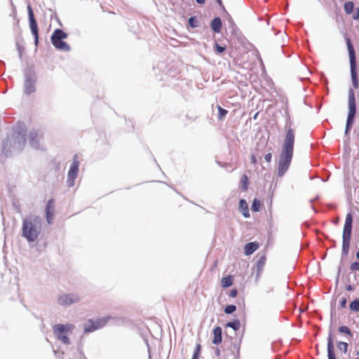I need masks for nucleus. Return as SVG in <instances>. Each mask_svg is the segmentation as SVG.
I'll return each instance as SVG.
<instances>
[{
  "label": "nucleus",
  "instance_id": "obj_1",
  "mask_svg": "<svg viewBox=\"0 0 359 359\" xmlns=\"http://www.w3.org/2000/svg\"><path fill=\"white\" fill-rule=\"evenodd\" d=\"M26 132L25 126L18 124L12 136L3 140L1 155L8 158L20 154L27 142Z\"/></svg>",
  "mask_w": 359,
  "mask_h": 359
},
{
  "label": "nucleus",
  "instance_id": "obj_2",
  "mask_svg": "<svg viewBox=\"0 0 359 359\" xmlns=\"http://www.w3.org/2000/svg\"><path fill=\"white\" fill-rule=\"evenodd\" d=\"M285 130L286 134L278 163V175L279 177L283 176L288 170L293 157L294 132L291 126L287 128V125Z\"/></svg>",
  "mask_w": 359,
  "mask_h": 359
},
{
  "label": "nucleus",
  "instance_id": "obj_3",
  "mask_svg": "<svg viewBox=\"0 0 359 359\" xmlns=\"http://www.w3.org/2000/svg\"><path fill=\"white\" fill-rule=\"evenodd\" d=\"M43 219L39 215H29L22 219V236L28 243L36 241L42 231Z\"/></svg>",
  "mask_w": 359,
  "mask_h": 359
},
{
  "label": "nucleus",
  "instance_id": "obj_4",
  "mask_svg": "<svg viewBox=\"0 0 359 359\" xmlns=\"http://www.w3.org/2000/svg\"><path fill=\"white\" fill-rule=\"evenodd\" d=\"M353 229V216L348 212L346 216L345 224L344 225L342 233V248L341 259L343 260L348 254L350 241L352 235Z\"/></svg>",
  "mask_w": 359,
  "mask_h": 359
},
{
  "label": "nucleus",
  "instance_id": "obj_5",
  "mask_svg": "<svg viewBox=\"0 0 359 359\" xmlns=\"http://www.w3.org/2000/svg\"><path fill=\"white\" fill-rule=\"evenodd\" d=\"M346 43L349 56L350 71L352 85L354 88H358L359 84L358 79L357 61L355 48L350 38L346 37Z\"/></svg>",
  "mask_w": 359,
  "mask_h": 359
},
{
  "label": "nucleus",
  "instance_id": "obj_6",
  "mask_svg": "<svg viewBox=\"0 0 359 359\" xmlns=\"http://www.w3.org/2000/svg\"><path fill=\"white\" fill-rule=\"evenodd\" d=\"M24 74V93L27 95L36 91L37 76L33 66L28 65L23 70Z\"/></svg>",
  "mask_w": 359,
  "mask_h": 359
},
{
  "label": "nucleus",
  "instance_id": "obj_7",
  "mask_svg": "<svg viewBox=\"0 0 359 359\" xmlns=\"http://www.w3.org/2000/svg\"><path fill=\"white\" fill-rule=\"evenodd\" d=\"M348 111L346 118V123L345 127L344 134L345 135H348L353 127L355 117L356 115L357 107H356V102L355 93L353 88H349L348 90Z\"/></svg>",
  "mask_w": 359,
  "mask_h": 359
},
{
  "label": "nucleus",
  "instance_id": "obj_8",
  "mask_svg": "<svg viewBox=\"0 0 359 359\" xmlns=\"http://www.w3.org/2000/svg\"><path fill=\"white\" fill-rule=\"evenodd\" d=\"M67 36L68 34L62 29H55L50 36V41L57 50L68 52L71 50V47L67 42L63 41Z\"/></svg>",
  "mask_w": 359,
  "mask_h": 359
},
{
  "label": "nucleus",
  "instance_id": "obj_9",
  "mask_svg": "<svg viewBox=\"0 0 359 359\" xmlns=\"http://www.w3.org/2000/svg\"><path fill=\"white\" fill-rule=\"evenodd\" d=\"M74 326L72 324H57L53 326V332L56 338L63 344H69L68 336L72 334Z\"/></svg>",
  "mask_w": 359,
  "mask_h": 359
},
{
  "label": "nucleus",
  "instance_id": "obj_10",
  "mask_svg": "<svg viewBox=\"0 0 359 359\" xmlns=\"http://www.w3.org/2000/svg\"><path fill=\"white\" fill-rule=\"evenodd\" d=\"M79 156L75 154L67 173V185L68 187H72L75 184V180L77 178L79 170Z\"/></svg>",
  "mask_w": 359,
  "mask_h": 359
},
{
  "label": "nucleus",
  "instance_id": "obj_11",
  "mask_svg": "<svg viewBox=\"0 0 359 359\" xmlns=\"http://www.w3.org/2000/svg\"><path fill=\"white\" fill-rule=\"evenodd\" d=\"M28 19L31 32L34 36V45L37 48L39 45V27L34 11L30 5L27 6Z\"/></svg>",
  "mask_w": 359,
  "mask_h": 359
},
{
  "label": "nucleus",
  "instance_id": "obj_12",
  "mask_svg": "<svg viewBox=\"0 0 359 359\" xmlns=\"http://www.w3.org/2000/svg\"><path fill=\"white\" fill-rule=\"evenodd\" d=\"M79 301V297L74 293L63 294L58 297L57 303L63 306H68Z\"/></svg>",
  "mask_w": 359,
  "mask_h": 359
},
{
  "label": "nucleus",
  "instance_id": "obj_13",
  "mask_svg": "<svg viewBox=\"0 0 359 359\" xmlns=\"http://www.w3.org/2000/svg\"><path fill=\"white\" fill-rule=\"evenodd\" d=\"M46 217L48 224H52L53 217L55 212V203L53 198H50L46 205Z\"/></svg>",
  "mask_w": 359,
  "mask_h": 359
},
{
  "label": "nucleus",
  "instance_id": "obj_14",
  "mask_svg": "<svg viewBox=\"0 0 359 359\" xmlns=\"http://www.w3.org/2000/svg\"><path fill=\"white\" fill-rule=\"evenodd\" d=\"M224 12L226 13L227 16V22H228V29L230 32L232 36L236 37H238L241 34V32L236 23L234 22L233 18L230 15V14L225 10Z\"/></svg>",
  "mask_w": 359,
  "mask_h": 359
},
{
  "label": "nucleus",
  "instance_id": "obj_15",
  "mask_svg": "<svg viewBox=\"0 0 359 359\" xmlns=\"http://www.w3.org/2000/svg\"><path fill=\"white\" fill-rule=\"evenodd\" d=\"M38 136V130H33L29 132V142L30 146L35 149H39L40 148V142Z\"/></svg>",
  "mask_w": 359,
  "mask_h": 359
},
{
  "label": "nucleus",
  "instance_id": "obj_16",
  "mask_svg": "<svg viewBox=\"0 0 359 359\" xmlns=\"http://www.w3.org/2000/svg\"><path fill=\"white\" fill-rule=\"evenodd\" d=\"M210 25L214 33L219 34L222 31V21L219 17H215L210 22Z\"/></svg>",
  "mask_w": 359,
  "mask_h": 359
},
{
  "label": "nucleus",
  "instance_id": "obj_17",
  "mask_svg": "<svg viewBox=\"0 0 359 359\" xmlns=\"http://www.w3.org/2000/svg\"><path fill=\"white\" fill-rule=\"evenodd\" d=\"M332 334H330L327 337V357L328 359H336Z\"/></svg>",
  "mask_w": 359,
  "mask_h": 359
},
{
  "label": "nucleus",
  "instance_id": "obj_18",
  "mask_svg": "<svg viewBox=\"0 0 359 359\" xmlns=\"http://www.w3.org/2000/svg\"><path fill=\"white\" fill-rule=\"evenodd\" d=\"M259 248V244L257 242H250L245 245L244 253L248 256L253 254Z\"/></svg>",
  "mask_w": 359,
  "mask_h": 359
},
{
  "label": "nucleus",
  "instance_id": "obj_19",
  "mask_svg": "<svg viewBox=\"0 0 359 359\" xmlns=\"http://www.w3.org/2000/svg\"><path fill=\"white\" fill-rule=\"evenodd\" d=\"M238 208L245 218L250 217L248 205L245 199H241L238 203Z\"/></svg>",
  "mask_w": 359,
  "mask_h": 359
},
{
  "label": "nucleus",
  "instance_id": "obj_20",
  "mask_svg": "<svg viewBox=\"0 0 359 359\" xmlns=\"http://www.w3.org/2000/svg\"><path fill=\"white\" fill-rule=\"evenodd\" d=\"M222 328L220 327H216L213 330V339H212V344L218 345L221 344L222 341Z\"/></svg>",
  "mask_w": 359,
  "mask_h": 359
},
{
  "label": "nucleus",
  "instance_id": "obj_21",
  "mask_svg": "<svg viewBox=\"0 0 359 359\" xmlns=\"http://www.w3.org/2000/svg\"><path fill=\"white\" fill-rule=\"evenodd\" d=\"M266 262L265 255H262L256 263L257 277L263 271V268Z\"/></svg>",
  "mask_w": 359,
  "mask_h": 359
},
{
  "label": "nucleus",
  "instance_id": "obj_22",
  "mask_svg": "<svg viewBox=\"0 0 359 359\" xmlns=\"http://www.w3.org/2000/svg\"><path fill=\"white\" fill-rule=\"evenodd\" d=\"M101 326L102 325L99 322H93L92 320H89L88 323L86 324L84 329L86 332H90L100 328Z\"/></svg>",
  "mask_w": 359,
  "mask_h": 359
},
{
  "label": "nucleus",
  "instance_id": "obj_23",
  "mask_svg": "<svg viewBox=\"0 0 359 359\" xmlns=\"http://www.w3.org/2000/svg\"><path fill=\"white\" fill-rule=\"evenodd\" d=\"M221 282L222 287H229L233 284V276L231 275H229L223 277Z\"/></svg>",
  "mask_w": 359,
  "mask_h": 359
},
{
  "label": "nucleus",
  "instance_id": "obj_24",
  "mask_svg": "<svg viewBox=\"0 0 359 359\" xmlns=\"http://www.w3.org/2000/svg\"><path fill=\"white\" fill-rule=\"evenodd\" d=\"M344 9L346 15L351 14L354 10V3L352 1H346L344 5Z\"/></svg>",
  "mask_w": 359,
  "mask_h": 359
},
{
  "label": "nucleus",
  "instance_id": "obj_25",
  "mask_svg": "<svg viewBox=\"0 0 359 359\" xmlns=\"http://www.w3.org/2000/svg\"><path fill=\"white\" fill-rule=\"evenodd\" d=\"M188 26L191 28H197L200 26V22L196 16H191L188 19Z\"/></svg>",
  "mask_w": 359,
  "mask_h": 359
},
{
  "label": "nucleus",
  "instance_id": "obj_26",
  "mask_svg": "<svg viewBox=\"0 0 359 359\" xmlns=\"http://www.w3.org/2000/svg\"><path fill=\"white\" fill-rule=\"evenodd\" d=\"M261 209V202L260 201L255 198L253 199L251 205V210L252 212H259Z\"/></svg>",
  "mask_w": 359,
  "mask_h": 359
},
{
  "label": "nucleus",
  "instance_id": "obj_27",
  "mask_svg": "<svg viewBox=\"0 0 359 359\" xmlns=\"http://www.w3.org/2000/svg\"><path fill=\"white\" fill-rule=\"evenodd\" d=\"M241 188L243 191H246L248 188V177L247 175H243L240 181Z\"/></svg>",
  "mask_w": 359,
  "mask_h": 359
},
{
  "label": "nucleus",
  "instance_id": "obj_28",
  "mask_svg": "<svg viewBox=\"0 0 359 359\" xmlns=\"http://www.w3.org/2000/svg\"><path fill=\"white\" fill-rule=\"evenodd\" d=\"M217 108L218 109V120L223 121L228 114V110L222 108L221 106L217 105Z\"/></svg>",
  "mask_w": 359,
  "mask_h": 359
},
{
  "label": "nucleus",
  "instance_id": "obj_29",
  "mask_svg": "<svg viewBox=\"0 0 359 359\" xmlns=\"http://www.w3.org/2000/svg\"><path fill=\"white\" fill-rule=\"evenodd\" d=\"M349 308L351 311L358 312L359 311V299H354L350 304Z\"/></svg>",
  "mask_w": 359,
  "mask_h": 359
},
{
  "label": "nucleus",
  "instance_id": "obj_30",
  "mask_svg": "<svg viewBox=\"0 0 359 359\" xmlns=\"http://www.w3.org/2000/svg\"><path fill=\"white\" fill-rule=\"evenodd\" d=\"M226 326L233 328L234 330H238L241 327V323L239 320H233L232 322H229L226 324Z\"/></svg>",
  "mask_w": 359,
  "mask_h": 359
},
{
  "label": "nucleus",
  "instance_id": "obj_31",
  "mask_svg": "<svg viewBox=\"0 0 359 359\" xmlns=\"http://www.w3.org/2000/svg\"><path fill=\"white\" fill-rule=\"evenodd\" d=\"M214 48L217 54H221L226 50V46H222L217 42H215Z\"/></svg>",
  "mask_w": 359,
  "mask_h": 359
},
{
  "label": "nucleus",
  "instance_id": "obj_32",
  "mask_svg": "<svg viewBox=\"0 0 359 359\" xmlns=\"http://www.w3.org/2000/svg\"><path fill=\"white\" fill-rule=\"evenodd\" d=\"M348 344L346 342H344V341H339L337 343V347L338 348L343 351L344 353H346L348 351Z\"/></svg>",
  "mask_w": 359,
  "mask_h": 359
},
{
  "label": "nucleus",
  "instance_id": "obj_33",
  "mask_svg": "<svg viewBox=\"0 0 359 359\" xmlns=\"http://www.w3.org/2000/svg\"><path fill=\"white\" fill-rule=\"evenodd\" d=\"M236 310V306L233 304L227 305L224 309L226 314H232Z\"/></svg>",
  "mask_w": 359,
  "mask_h": 359
},
{
  "label": "nucleus",
  "instance_id": "obj_34",
  "mask_svg": "<svg viewBox=\"0 0 359 359\" xmlns=\"http://www.w3.org/2000/svg\"><path fill=\"white\" fill-rule=\"evenodd\" d=\"M339 331L341 333H345L346 334H348L349 336H352V333L351 332L350 329L346 326L339 327Z\"/></svg>",
  "mask_w": 359,
  "mask_h": 359
},
{
  "label": "nucleus",
  "instance_id": "obj_35",
  "mask_svg": "<svg viewBox=\"0 0 359 359\" xmlns=\"http://www.w3.org/2000/svg\"><path fill=\"white\" fill-rule=\"evenodd\" d=\"M350 269L352 271H359V261L353 262L350 265Z\"/></svg>",
  "mask_w": 359,
  "mask_h": 359
},
{
  "label": "nucleus",
  "instance_id": "obj_36",
  "mask_svg": "<svg viewBox=\"0 0 359 359\" xmlns=\"http://www.w3.org/2000/svg\"><path fill=\"white\" fill-rule=\"evenodd\" d=\"M13 16L14 20L15 21V25L18 26L19 23H20V20L17 17V13H16L15 8H14L13 10Z\"/></svg>",
  "mask_w": 359,
  "mask_h": 359
},
{
  "label": "nucleus",
  "instance_id": "obj_37",
  "mask_svg": "<svg viewBox=\"0 0 359 359\" xmlns=\"http://www.w3.org/2000/svg\"><path fill=\"white\" fill-rule=\"evenodd\" d=\"M234 349L236 352L233 354V359H236V358H238L239 354L240 346L238 345H234Z\"/></svg>",
  "mask_w": 359,
  "mask_h": 359
},
{
  "label": "nucleus",
  "instance_id": "obj_38",
  "mask_svg": "<svg viewBox=\"0 0 359 359\" xmlns=\"http://www.w3.org/2000/svg\"><path fill=\"white\" fill-rule=\"evenodd\" d=\"M339 304H340V306L341 308H345L346 306V304H347L346 299L345 297H342L341 299H340Z\"/></svg>",
  "mask_w": 359,
  "mask_h": 359
},
{
  "label": "nucleus",
  "instance_id": "obj_39",
  "mask_svg": "<svg viewBox=\"0 0 359 359\" xmlns=\"http://www.w3.org/2000/svg\"><path fill=\"white\" fill-rule=\"evenodd\" d=\"M264 159L266 162H271L272 159V154L271 152H269L264 156Z\"/></svg>",
  "mask_w": 359,
  "mask_h": 359
},
{
  "label": "nucleus",
  "instance_id": "obj_40",
  "mask_svg": "<svg viewBox=\"0 0 359 359\" xmlns=\"http://www.w3.org/2000/svg\"><path fill=\"white\" fill-rule=\"evenodd\" d=\"M238 294L237 289H232L229 292V297H236Z\"/></svg>",
  "mask_w": 359,
  "mask_h": 359
},
{
  "label": "nucleus",
  "instance_id": "obj_41",
  "mask_svg": "<svg viewBox=\"0 0 359 359\" xmlns=\"http://www.w3.org/2000/svg\"><path fill=\"white\" fill-rule=\"evenodd\" d=\"M353 19L355 20H359V7L356 8L355 13L353 15Z\"/></svg>",
  "mask_w": 359,
  "mask_h": 359
},
{
  "label": "nucleus",
  "instance_id": "obj_42",
  "mask_svg": "<svg viewBox=\"0 0 359 359\" xmlns=\"http://www.w3.org/2000/svg\"><path fill=\"white\" fill-rule=\"evenodd\" d=\"M250 161H251V163L253 165H255L257 163V158L254 154H252L250 156Z\"/></svg>",
  "mask_w": 359,
  "mask_h": 359
},
{
  "label": "nucleus",
  "instance_id": "obj_43",
  "mask_svg": "<svg viewBox=\"0 0 359 359\" xmlns=\"http://www.w3.org/2000/svg\"><path fill=\"white\" fill-rule=\"evenodd\" d=\"M217 4L219 6V7L223 10V11H225V7L222 3V0H215Z\"/></svg>",
  "mask_w": 359,
  "mask_h": 359
},
{
  "label": "nucleus",
  "instance_id": "obj_44",
  "mask_svg": "<svg viewBox=\"0 0 359 359\" xmlns=\"http://www.w3.org/2000/svg\"><path fill=\"white\" fill-rule=\"evenodd\" d=\"M346 290L347 291H349V292L353 291L355 290V287L353 285H350V284L349 285H346Z\"/></svg>",
  "mask_w": 359,
  "mask_h": 359
},
{
  "label": "nucleus",
  "instance_id": "obj_45",
  "mask_svg": "<svg viewBox=\"0 0 359 359\" xmlns=\"http://www.w3.org/2000/svg\"><path fill=\"white\" fill-rule=\"evenodd\" d=\"M194 352L200 354V352H201V345L200 344L196 345Z\"/></svg>",
  "mask_w": 359,
  "mask_h": 359
},
{
  "label": "nucleus",
  "instance_id": "obj_46",
  "mask_svg": "<svg viewBox=\"0 0 359 359\" xmlns=\"http://www.w3.org/2000/svg\"><path fill=\"white\" fill-rule=\"evenodd\" d=\"M195 1L199 5H203L205 3V0H195Z\"/></svg>",
  "mask_w": 359,
  "mask_h": 359
},
{
  "label": "nucleus",
  "instance_id": "obj_47",
  "mask_svg": "<svg viewBox=\"0 0 359 359\" xmlns=\"http://www.w3.org/2000/svg\"><path fill=\"white\" fill-rule=\"evenodd\" d=\"M17 48H18V53H19L20 57H21L22 56V50H21V48H20V46H19L18 43H17Z\"/></svg>",
  "mask_w": 359,
  "mask_h": 359
},
{
  "label": "nucleus",
  "instance_id": "obj_48",
  "mask_svg": "<svg viewBox=\"0 0 359 359\" xmlns=\"http://www.w3.org/2000/svg\"><path fill=\"white\" fill-rule=\"evenodd\" d=\"M198 357H199V354L194 352V355L192 356V359H198Z\"/></svg>",
  "mask_w": 359,
  "mask_h": 359
},
{
  "label": "nucleus",
  "instance_id": "obj_49",
  "mask_svg": "<svg viewBox=\"0 0 359 359\" xmlns=\"http://www.w3.org/2000/svg\"><path fill=\"white\" fill-rule=\"evenodd\" d=\"M298 310H299V314H302V313H304L306 309L305 308H302V307H299L298 309Z\"/></svg>",
  "mask_w": 359,
  "mask_h": 359
},
{
  "label": "nucleus",
  "instance_id": "obj_50",
  "mask_svg": "<svg viewBox=\"0 0 359 359\" xmlns=\"http://www.w3.org/2000/svg\"><path fill=\"white\" fill-rule=\"evenodd\" d=\"M355 257L359 261V250L355 253Z\"/></svg>",
  "mask_w": 359,
  "mask_h": 359
},
{
  "label": "nucleus",
  "instance_id": "obj_51",
  "mask_svg": "<svg viewBox=\"0 0 359 359\" xmlns=\"http://www.w3.org/2000/svg\"><path fill=\"white\" fill-rule=\"evenodd\" d=\"M340 273H341V267L339 266L338 269L337 277H339Z\"/></svg>",
  "mask_w": 359,
  "mask_h": 359
},
{
  "label": "nucleus",
  "instance_id": "obj_52",
  "mask_svg": "<svg viewBox=\"0 0 359 359\" xmlns=\"http://www.w3.org/2000/svg\"><path fill=\"white\" fill-rule=\"evenodd\" d=\"M56 20H57V22H59L60 25L62 26V23L60 22L58 17H55Z\"/></svg>",
  "mask_w": 359,
  "mask_h": 359
},
{
  "label": "nucleus",
  "instance_id": "obj_53",
  "mask_svg": "<svg viewBox=\"0 0 359 359\" xmlns=\"http://www.w3.org/2000/svg\"><path fill=\"white\" fill-rule=\"evenodd\" d=\"M257 115H258V113H256V114L254 115L253 118H254V119H256V118H257Z\"/></svg>",
  "mask_w": 359,
  "mask_h": 359
},
{
  "label": "nucleus",
  "instance_id": "obj_54",
  "mask_svg": "<svg viewBox=\"0 0 359 359\" xmlns=\"http://www.w3.org/2000/svg\"><path fill=\"white\" fill-rule=\"evenodd\" d=\"M311 208L315 211V212H317V210L313 205H311Z\"/></svg>",
  "mask_w": 359,
  "mask_h": 359
},
{
  "label": "nucleus",
  "instance_id": "obj_55",
  "mask_svg": "<svg viewBox=\"0 0 359 359\" xmlns=\"http://www.w3.org/2000/svg\"><path fill=\"white\" fill-rule=\"evenodd\" d=\"M316 199V198L311 199V200H310V203H313Z\"/></svg>",
  "mask_w": 359,
  "mask_h": 359
},
{
  "label": "nucleus",
  "instance_id": "obj_56",
  "mask_svg": "<svg viewBox=\"0 0 359 359\" xmlns=\"http://www.w3.org/2000/svg\"><path fill=\"white\" fill-rule=\"evenodd\" d=\"M286 125L287 126V128H288L289 126H290V125H292V123H290L289 126L287 124H286Z\"/></svg>",
  "mask_w": 359,
  "mask_h": 359
},
{
  "label": "nucleus",
  "instance_id": "obj_57",
  "mask_svg": "<svg viewBox=\"0 0 359 359\" xmlns=\"http://www.w3.org/2000/svg\"><path fill=\"white\" fill-rule=\"evenodd\" d=\"M356 354H357L358 355H359V351H358L356 352Z\"/></svg>",
  "mask_w": 359,
  "mask_h": 359
},
{
  "label": "nucleus",
  "instance_id": "obj_58",
  "mask_svg": "<svg viewBox=\"0 0 359 359\" xmlns=\"http://www.w3.org/2000/svg\"><path fill=\"white\" fill-rule=\"evenodd\" d=\"M355 359H359V358H355Z\"/></svg>",
  "mask_w": 359,
  "mask_h": 359
}]
</instances>
